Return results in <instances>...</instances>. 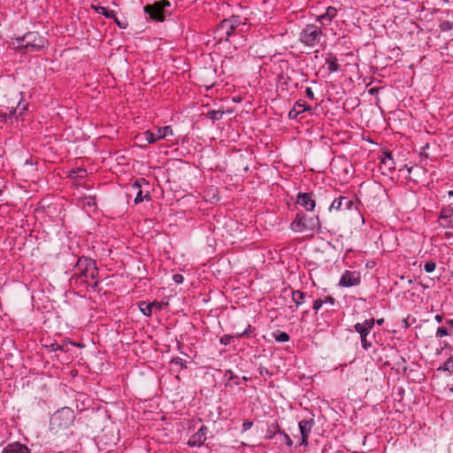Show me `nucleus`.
<instances>
[{"instance_id":"nucleus-1","label":"nucleus","mask_w":453,"mask_h":453,"mask_svg":"<svg viewBox=\"0 0 453 453\" xmlns=\"http://www.w3.org/2000/svg\"><path fill=\"white\" fill-rule=\"evenodd\" d=\"M73 278L92 288L97 286L98 269L96 261L87 257H80L73 268Z\"/></svg>"},{"instance_id":"nucleus-2","label":"nucleus","mask_w":453,"mask_h":453,"mask_svg":"<svg viewBox=\"0 0 453 453\" xmlns=\"http://www.w3.org/2000/svg\"><path fill=\"white\" fill-rule=\"evenodd\" d=\"M47 44L45 37L40 35L37 32H28L22 37H17L12 40L11 45L13 49L21 53L36 52L43 49Z\"/></svg>"},{"instance_id":"nucleus-3","label":"nucleus","mask_w":453,"mask_h":453,"mask_svg":"<svg viewBox=\"0 0 453 453\" xmlns=\"http://www.w3.org/2000/svg\"><path fill=\"white\" fill-rule=\"evenodd\" d=\"M325 36L321 27L307 24L299 34V42L306 47L316 48L321 44Z\"/></svg>"},{"instance_id":"nucleus-4","label":"nucleus","mask_w":453,"mask_h":453,"mask_svg":"<svg viewBox=\"0 0 453 453\" xmlns=\"http://www.w3.org/2000/svg\"><path fill=\"white\" fill-rule=\"evenodd\" d=\"M75 418L74 411L68 407L57 411L50 418V430L54 434H58L62 430L70 427Z\"/></svg>"},{"instance_id":"nucleus-5","label":"nucleus","mask_w":453,"mask_h":453,"mask_svg":"<svg viewBox=\"0 0 453 453\" xmlns=\"http://www.w3.org/2000/svg\"><path fill=\"white\" fill-rule=\"evenodd\" d=\"M290 228L296 233L304 231L319 232L320 230V221L319 216L308 217L303 212H298L290 224Z\"/></svg>"},{"instance_id":"nucleus-6","label":"nucleus","mask_w":453,"mask_h":453,"mask_svg":"<svg viewBox=\"0 0 453 453\" xmlns=\"http://www.w3.org/2000/svg\"><path fill=\"white\" fill-rule=\"evenodd\" d=\"M242 24L239 17L233 16L220 22L214 34L219 42L229 41L230 36L234 34L237 27Z\"/></svg>"},{"instance_id":"nucleus-7","label":"nucleus","mask_w":453,"mask_h":453,"mask_svg":"<svg viewBox=\"0 0 453 453\" xmlns=\"http://www.w3.org/2000/svg\"><path fill=\"white\" fill-rule=\"evenodd\" d=\"M374 324V319H369L361 323H357L354 326L355 331L359 334L361 346L365 350H368L372 347V342L368 340V335L373 328Z\"/></svg>"},{"instance_id":"nucleus-8","label":"nucleus","mask_w":453,"mask_h":453,"mask_svg":"<svg viewBox=\"0 0 453 453\" xmlns=\"http://www.w3.org/2000/svg\"><path fill=\"white\" fill-rule=\"evenodd\" d=\"M170 2L163 0L161 2H156L151 5H146L144 12L156 21H163L165 19V7H170Z\"/></svg>"},{"instance_id":"nucleus-9","label":"nucleus","mask_w":453,"mask_h":453,"mask_svg":"<svg viewBox=\"0 0 453 453\" xmlns=\"http://www.w3.org/2000/svg\"><path fill=\"white\" fill-rule=\"evenodd\" d=\"M360 273L357 271H345L339 280V285L344 288L357 286L360 283Z\"/></svg>"},{"instance_id":"nucleus-10","label":"nucleus","mask_w":453,"mask_h":453,"mask_svg":"<svg viewBox=\"0 0 453 453\" xmlns=\"http://www.w3.org/2000/svg\"><path fill=\"white\" fill-rule=\"evenodd\" d=\"M208 427L206 426H202L196 433L192 434L188 439L187 444L191 448L201 447L203 445L204 441L207 439Z\"/></svg>"},{"instance_id":"nucleus-11","label":"nucleus","mask_w":453,"mask_h":453,"mask_svg":"<svg viewBox=\"0 0 453 453\" xmlns=\"http://www.w3.org/2000/svg\"><path fill=\"white\" fill-rule=\"evenodd\" d=\"M313 426L314 420L312 418L299 421L298 427L302 436L300 445H303L305 447L308 445V439Z\"/></svg>"},{"instance_id":"nucleus-12","label":"nucleus","mask_w":453,"mask_h":453,"mask_svg":"<svg viewBox=\"0 0 453 453\" xmlns=\"http://www.w3.org/2000/svg\"><path fill=\"white\" fill-rule=\"evenodd\" d=\"M353 206H354V203L351 199H349V197H346V196H339L332 202V203L329 207V211H342V210L350 211Z\"/></svg>"},{"instance_id":"nucleus-13","label":"nucleus","mask_w":453,"mask_h":453,"mask_svg":"<svg viewBox=\"0 0 453 453\" xmlns=\"http://www.w3.org/2000/svg\"><path fill=\"white\" fill-rule=\"evenodd\" d=\"M337 13L338 10L335 7L329 6L324 13L317 16L316 21L320 24L321 27H326L332 23Z\"/></svg>"},{"instance_id":"nucleus-14","label":"nucleus","mask_w":453,"mask_h":453,"mask_svg":"<svg viewBox=\"0 0 453 453\" xmlns=\"http://www.w3.org/2000/svg\"><path fill=\"white\" fill-rule=\"evenodd\" d=\"M296 202L307 211H312L316 206V201L313 198L312 193H299L296 197Z\"/></svg>"},{"instance_id":"nucleus-15","label":"nucleus","mask_w":453,"mask_h":453,"mask_svg":"<svg viewBox=\"0 0 453 453\" xmlns=\"http://www.w3.org/2000/svg\"><path fill=\"white\" fill-rule=\"evenodd\" d=\"M311 108L306 104V103L303 100H298L295 103L293 108L288 112V118L290 119H295L297 116L306 111H310Z\"/></svg>"},{"instance_id":"nucleus-16","label":"nucleus","mask_w":453,"mask_h":453,"mask_svg":"<svg viewBox=\"0 0 453 453\" xmlns=\"http://www.w3.org/2000/svg\"><path fill=\"white\" fill-rule=\"evenodd\" d=\"M2 453H29V449L27 446L15 442L5 447Z\"/></svg>"},{"instance_id":"nucleus-17","label":"nucleus","mask_w":453,"mask_h":453,"mask_svg":"<svg viewBox=\"0 0 453 453\" xmlns=\"http://www.w3.org/2000/svg\"><path fill=\"white\" fill-rule=\"evenodd\" d=\"M132 189L134 191H135V196H134V200L135 204L142 203L144 199L150 198L149 194L145 195L144 196H142V191L141 189V183L139 180H136L135 182H134L132 184Z\"/></svg>"},{"instance_id":"nucleus-18","label":"nucleus","mask_w":453,"mask_h":453,"mask_svg":"<svg viewBox=\"0 0 453 453\" xmlns=\"http://www.w3.org/2000/svg\"><path fill=\"white\" fill-rule=\"evenodd\" d=\"M0 120L4 122H11L19 120V117L16 115V110L10 109L9 111H0Z\"/></svg>"},{"instance_id":"nucleus-19","label":"nucleus","mask_w":453,"mask_h":453,"mask_svg":"<svg viewBox=\"0 0 453 453\" xmlns=\"http://www.w3.org/2000/svg\"><path fill=\"white\" fill-rule=\"evenodd\" d=\"M280 426L277 422H273L267 426L266 429V434L265 438L266 440H272L273 439L277 434H280Z\"/></svg>"},{"instance_id":"nucleus-20","label":"nucleus","mask_w":453,"mask_h":453,"mask_svg":"<svg viewBox=\"0 0 453 453\" xmlns=\"http://www.w3.org/2000/svg\"><path fill=\"white\" fill-rule=\"evenodd\" d=\"M20 96H22V93H20ZM27 103L23 101V98L21 97L17 104V107H12L11 109L16 110V115L19 117V119H24V114L27 111Z\"/></svg>"},{"instance_id":"nucleus-21","label":"nucleus","mask_w":453,"mask_h":453,"mask_svg":"<svg viewBox=\"0 0 453 453\" xmlns=\"http://www.w3.org/2000/svg\"><path fill=\"white\" fill-rule=\"evenodd\" d=\"M156 135H157V139L158 141V140L165 139L168 136L173 135V131L170 126H165V127H159L157 131Z\"/></svg>"},{"instance_id":"nucleus-22","label":"nucleus","mask_w":453,"mask_h":453,"mask_svg":"<svg viewBox=\"0 0 453 453\" xmlns=\"http://www.w3.org/2000/svg\"><path fill=\"white\" fill-rule=\"evenodd\" d=\"M380 163L385 165L386 166H388V168L389 170H393L395 169V162H394V159L392 157V155L390 152L388 151H385L383 152L382 156H381V158H380Z\"/></svg>"},{"instance_id":"nucleus-23","label":"nucleus","mask_w":453,"mask_h":453,"mask_svg":"<svg viewBox=\"0 0 453 453\" xmlns=\"http://www.w3.org/2000/svg\"><path fill=\"white\" fill-rule=\"evenodd\" d=\"M306 294L301 290L292 291V301L298 307L305 302Z\"/></svg>"},{"instance_id":"nucleus-24","label":"nucleus","mask_w":453,"mask_h":453,"mask_svg":"<svg viewBox=\"0 0 453 453\" xmlns=\"http://www.w3.org/2000/svg\"><path fill=\"white\" fill-rule=\"evenodd\" d=\"M438 372H449L453 373V354L447 358L444 363L437 368Z\"/></svg>"},{"instance_id":"nucleus-25","label":"nucleus","mask_w":453,"mask_h":453,"mask_svg":"<svg viewBox=\"0 0 453 453\" xmlns=\"http://www.w3.org/2000/svg\"><path fill=\"white\" fill-rule=\"evenodd\" d=\"M327 70L330 73H336L340 70V65L337 62L336 57H333L326 61Z\"/></svg>"},{"instance_id":"nucleus-26","label":"nucleus","mask_w":453,"mask_h":453,"mask_svg":"<svg viewBox=\"0 0 453 453\" xmlns=\"http://www.w3.org/2000/svg\"><path fill=\"white\" fill-rule=\"evenodd\" d=\"M94 9L97 13L104 15L106 18L112 19L115 18V12L112 10H108L104 6H95Z\"/></svg>"},{"instance_id":"nucleus-27","label":"nucleus","mask_w":453,"mask_h":453,"mask_svg":"<svg viewBox=\"0 0 453 453\" xmlns=\"http://www.w3.org/2000/svg\"><path fill=\"white\" fill-rule=\"evenodd\" d=\"M138 306H139L140 311L144 316L150 317L152 315V308H151V305L149 303L140 302Z\"/></svg>"},{"instance_id":"nucleus-28","label":"nucleus","mask_w":453,"mask_h":453,"mask_svg":"<svg viewBox=\"0 0 453 453\" xmlns=\"http://www.w3.org/2000/svg\"><path fill=\"white\" fill-rule=\"evenodd\" d=\"M453 216V207L449 205L443 207L440 211V219H448Z\"/></svg>"},{"instance_id":"nucleus-29","label":"nucleus","mask_w":453,"mask_h":453,"mask_svg":"<svg viewBox=\"0 0 453 453\" xmlns=\"http://www.w3.org/2000/svg\"><path fill=\"white\" fill-rule=\"evenodd\" d=\"M274 338L278 342H287L289 341V335L283 331H277L274 333Z\"/></svg>"},{"instance_id":"nucleus-30","label":"nucleus","mask_w":453,"mask_h":453,"mask_svg":"<svg viewBox=\"0 0 453 453\" xmlns=\"http://www.w3.org/2000/svg\"><path fill=\"white\" fill-rule=\"evenodd\" d=\"M142 135L148 143H154L157 141L156 134L150 130L143 132Z\"/></svg>"},{"instance_id":"nucleus-31","label":"nucleus","mask_w":453,"mask_h":453,"mask_svg":"<svg viewBox=\"0 0 453 453\" xmlns=\"http://www.w3.org/2000/svg\"><path fill=\"white\" fill-rule=\"evenodd\" d=\"M83 207L94 208L96 206V199L93 196L84 197L81 200Z\"/></svg>"},{"instance_id":"nucleus-32","label":"nucleus","mask_w":453,"mask_h":453,"mask_svg":"<svg viewBox=\"0 0 453 453\" xmlns=\"http://www.w3.org/2000/svg\"><path fill=\"white\" fill-rule=\"evenodd\" d=\"M279 435L280 437V441L284 442L289 448L292 447L293 441L288 434H286L284 431H280Z\"/></svg>"},{"instance_id":"nucleus-33","label":"nucleus","mask_w":453,"mask_h":453,"mask_svg":"<svg viewBox=\"0 0 453 453\" xmlns=\"http://www.w3.org/2000/svg\"><path fill=\"white\" fill-rule=\"evenodd\" d=\"M75 179H83L87 176V172L82 168H76L73 171Z\"/></svg>"},{"instance_id":"nucleus-34","label":"nucleus","mask_w":453,"mask_h":453,"mask_svg":"<svg viewBox=\"0 0 453 453\" xmlns=\"http://www.w3.org/2000/svg\"><path fill=\"white\" fill-rule=\"evenodd\" d=\"M448 335H449V334L446 327L440 326L437 328L436 333H435L436 338L441 339V338H442L444 336H448Z\"/></svg>"},{"instance_id":"nucleus-35","label":"nucleus","mask_w":453,"mask_h":453,"mask_svg":"<svg viewBox=\"0 0 453 453\" xmlns=\"http://www.w3.org/2000/svg\"><path fill=\"white\" fill-rule=\"evenodd\" d=\"M224 111H211L208 115L212 120H219L222 118Z\"/></svg>"},{"instance_id":"nucleus-36","label":"nucleus","mask_w":453,"mask_h":453,"mask_svg":"<svg viewBox=\"0 0 453 453\" xmlns=\"http://www.w3.org/2000/svg\"><path fill=\"white\" fill-rule=\"evenodd\" d=\"M436 264L434 261H427L424 265V270L426 273H433L435 270Z\"/></svg>"},{"instance_id":"nucleus-37","label":"nucleus","mask_w":453,"mask_h":453,"mask_svg":"<svg viewBox=\"0 0 453 453\" xmlns=\"http://www.w3.org/2000/svg\"><path fill=\"white\" fill-rule=\"evenodd\" d=\"M46 347L51 351H64V346L58 344V342H52L50 345H46Z\"/></svg>"},{"instance_id":"nucleus-38","label":"nucleus","mask_w":453,"mask_h":453,"mask_svg":"<svg viewBox=\"0 0 453 453\" xmlns=\"http://www.w3.org/2000/svg\"><path fill=\"white\" fill-rule=\"evenodd\" d=\"M253 332H254V328L251 326V325H249L242 333L236 334V337L242 338L244 336H249Z\"/></svg>"},{"instance_id":"nucleus-39","label":"nucleus","mask_w":453,"mask_h":453,"mask_svg":"<svg viewBox=\"0 0 453 453\" xmlns=\"http://www.w3.org/2000/svg\"><path fill=\"white\" fill-rule=\"evenodd\" d=\"M172 363L180 366L181 368H187V362L181 357H175L172 360Z\"/></svg>"},{"instance_id":"nucleus-40","label":"nucleus","mask_w":453,"mask_h":453,"mask_svg":"<svg viewBox=\"0 0 453 453\" xmlns=\"http://www.w3.org/2000/svg\"><path fill=\"white\" fill-rule=\"evenodd\" d=\"M233 338V336L229 335V334H224L220 340H219V342L222 344V345H228L231 342V339Z\"/></svg>"},{"instance_id":"nucleus-41","label":"nucleus","mask_w":453,"mask_h":453,"mask_svg":"<svg viewBox=\"0 0 453 453\" xmlns=\"http://www.w3.org/2000/svg\"><path fill=\"white\" fill-rule=\"evenodd\" d=\"M324 305V302L321 298H319L313 302L312 308L314 311H318Z\"/></svg>"},{"instance_id":"nucleus-42","label":"nucleus","mask_w":453,"mask_h":453,"mask_svg":"<svg viewBox=\"0 0 453 453\" xmlns=\"http://www.w3.org/2000/svg\"><path fill=\"white\" fill-rule=\"evenodd\" d=\"M253 426V422L252 421H245L243 422L242 424V432H246L248 430H250Z\"/></svg>"},{"instance_id":"nucleus-43","label":"nucleus","mask_w":453,"mask_h":453,"mask_svg":"<svg viewBox=\"0 0 453 453\" xmlns=\"http://www.w3.org/2000/svg\"><path fill=\"white\" fill-rule=\"evenodd\" d=\"M305 95H306V96H307L309 99H311V100H313V99H314V93H313V91H312L311 88L307 87V88H305Z\"/></svg>"},{"instance_id":"nucleus-44","label":"nucleus","mask_w":453,"mask_h":453,"mask_svg":"<svg viewBox=\"0 0 453 453\" xmlns=\"http://www.w3.org/2000/svg\"><path fill=\"white\" fill-rule=\"evenodd\" d=\"M173 279L174 280V282L180 284V283H182L183 282V276L181 274H179V273H176L173 276Z\"/></svg>"},{"instance_id":"nucleus-45","label":"nucleus","mask_w":453,"mask_h":453,"mask_svg":"<svg viewBox=\"0 0 453 453\" xmlns=\"http://www.w3.org/2000/svg\"><path fill=\"white\" fill-rule=\"evenodd\" d=\"M322 300H323V302H324V304H326V303H330V304H332V305H333V304H334V302H335V300H334L333 297H331V296H326V297H325L324 299H322Z\"/></svg>"},{"instance_id":"nucleus-46","label":"nucleus","mask_w":453,"mask_h":453,"mask_svg":"<svg viewBox=\"0 0 453 453\" xmlns=\"http://www.w3.org/2000/svg\"><path fill=\"white\" fill-rule=\"evenodd\" d=\"M150 305H151V308H156V309H158V310H161L162 309V303H159V302H152V303H149Z\"/></svg>"},{"instance_id":"nucleus-47","label":"nucleus","mask_w":453,"mask_h":453,"mask_svg":"<svg viewBox=\"0 0 453 453\" xmlns=\"http://www.w3.org/2000/svg\"><path fill=\"white\" fill-rule=\"evenodd\" d=\"M113 19H114L116 24L119 26V27H120V28H126L127 27V23H123V22L119 21L116 16Z\"/></svg>"},{"instance_id":"nucleus-48","label":"nucleus","mask_w":453,"mask_h":453,"mask_svg":"<svg viewBox=\"0 0 453 453\" xmlns=\"http://www.w3.org/2000/svg\"><path fill=\"white\" fill-rule=\"evenodd\" d=\"M434 320L437 322V323H441L442 320H443V316L441 315V314H436L435 317H434Z\"/></svg>"},{"instance_id":"nucleus-49","label":"nucleus","mask_w":453,"mask_h":453,"mask_svg":"<svg viewBox=\"0 0 453 453\" xmlns=\"http://www.w3.org/2000/svg\"><path fill=\"white\" fill-rule=\"evenodd\" d=\"M450 348V345L447 342H443V347L441 349H437V354H440L443 349Z\"/></svg>"},{"instance_id":"nucleus-50","label":"nucleus","mask_w":453,"mask_h":453,"mask_svg":"<svg viewBox=\"0 0 453 453\" xmlns=\"http://www.w3.org/2000/svg\"><path fill=\"white\" fill-rule=\"evenodd\" d=\"M446 324L449 325V326L453 327V319H447Z\"/></svg>"},{"instance_id":"nucleus-51","label":"nucleus","mask_w":453,"mask_h":453,"mask_svg":"<svg viewBox=\"0 0 453 453\" xmlns=\"http://www.w3.org/2000/svg\"><path fill=\"white\" fill-rule=\"evenodd\" d=\"M383 322H384V319H378V320H377V324H378V325H382V324H383Z\"/></svg>"},{"instance_id":"nucleus-52","label":"nucleus","mask_w":453,"mask_h":453,"mask_svg":"<svg viewBox=\"0 0 453 453\" xmlns=\"http://www.w3.org/2000/svg\"><path fill=\"white\" fill-rule=\"evenodd\" d=\"M448 196H449V197H453V190H449V191L448 192Z\"/></svg>"},{"instance_id":"nucleus-53","label":"nucleus","mask_w":453,"mask_h":453,"mask_svg":"<svg viewBox=\"0 0 453 453\" xmlns=\"http://www.w3.org/2000/svg\"><path fill=\"white\" fill-rule=\"evenodd\" d=\"M376 91V88H372L369 90V93L370 94H373L374 92Z\"/></svg>"},{"instance_id":"nucleus-54","label":"nucleus","mask_w":453,"mask_h":453,"mask_svg":"<svg viewBox=\"0 0 453 453\" xmlns=\"http://www.w3.org/2000/svg\"><path fill=\"white\" fill-rule=\"evenodd\" d=\"M141 180L144 183H146V180L144 179H141Z\"/></svg>"}]
</instances>
